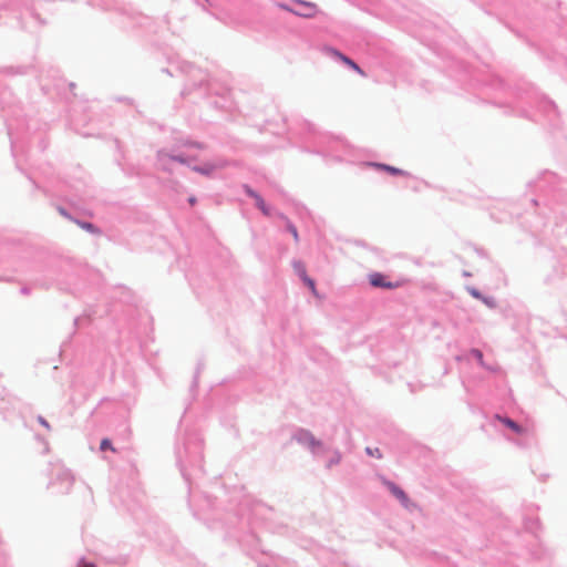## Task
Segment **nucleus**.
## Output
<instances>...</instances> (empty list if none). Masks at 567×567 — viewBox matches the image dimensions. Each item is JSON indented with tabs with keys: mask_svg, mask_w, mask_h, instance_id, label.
<instances>
[{
	"mask_svg": "<svg viewBox=\"0 0 567 567\" xmlns=\"http://www.w3.org/2000/svg\"><path fill=\"white\" fill-rule=\"evenodd\" d=\"M291 2V7L282 6V8L296 16L302 18H313L319 12L318 6L313 2H308L303 0H292Z\"/></svg>",
	"mask_w": 567,
	"mask_h": 567,
	"instance_id": "1",
	"label": "nucleus"
},
{
	"mask_svg": "<svg viewBox=\"0 0 567 567\" xmlns=\"http://www.w3.org/2000/svg\"><path fill=\"white\" fill-rule=\"evenodd\" d=\"M369 281L373 287L385 288V289H394L402 286L401 281L391 282L386 279V277L380 272H373L369 276Z\"/></svg>",
	"mask_w": 567,
	"mask_h": 567,
	"instance_id": "2",
	"label": "nucleus"
},
{
	"mask_svg": "<svg viewBox=\"0 0 567 567\" xmlns=\"http://www.w3.org/2000/svg\"><path fill=\"white\" fill-rule=\"evenodd\" d=\"M245 192L248 196L255 199L256 206L265 214L269 215V208L267 207L265 200L262 197L257 194L255 190H252L249 186H245Z\"/></svg>",
	"mask_w": 567,
	"mask_h": 567,
	"instance_id": "3",
	"label": "nucleus"
},
{
	"mask_svg": "<svg viewBox=\"0 0 567 567\" xmlns=\"http://www.w3.org/2000/svg\"><path fill=\"white\" fill-rule=\"evenodd\" d=\"M495 419L498 420L499 422H502L505 426H507L511 430H513L514 432H516L517 434H525L528 431L526 427L518 425L516 422H514L509 417H505V416H501L499 414H496Z\"/></svg>",
	"mask_w": 567,
	"mask_h": 567,
	"instance_id": "4",
	"label": "nucleus"
},
{
	"mask_svg": "<svg viewBox=\"0 0 567 567\" xmlns=\"http://www.w3.org/2000/svg\"><path fill=\"white\" fill-rule=\"evenodd\" d=\"M368 165L372 166V167H375L378 169L385 171V172H388V173H390L392 175L409 176L408 172H405L403 169H400V168H396L394 166L386 165V164L369 163Z\"/></svg>",
	"mask_w": 567,
	"mask_h": 567,
	"instance_id": "5",
	"label": "nucleus"
},
{
	"mask_svg": "<svg viewBox=\"0 0 567 567\" xmlns=\"http://www.w3.org/2000/svg\"><path fill=\"white\" fill-rule=\"evenodd\" d=\"M388 487L389 489L391 491V493L398 498L401 501V503L403 505H408L409 503V498L406 496V494L399 487L396 486L395 484L393 483H388Z\"/></svg>",
	"mask_w": 567,
	"mask_h": 567,
	"instance_id": "6",
	"label": "nucleus"
},
{
	"mask_svg": "<svg viewBox=\"0 0 567 567\" xmlns=\"http://www.w3.org/2000/svg\"><path fill=\"white\" fill-rule=\"evenodd\" d=\"M341 61L344 64H347L348 66H350L351 69H353L355 72H358L360 75L365 76L364 71L354 61H352L350 58L344 55V56L341 58Z\"/></svg>",
	"mask_w": 567,
	"mask_h": 567,
	"instance_id": "7",
	"label": "nucleus"
},
{
	"mask_svg": "<svg viewBox=\"0 0 567 567\" xmlns=\"http://www.w3.org/2000/svg\"><path fill=\"white\" fill-rule=\"evenodd\" d=\"M292 266L295 271L300 276L301 279L307 276L306 266L303 262L295 261Z\"/></svg>",
	"mask_w": 567,
	"mask_h": 567,
	"instance_id": "8",
	"label": "nucleus"
},
{
	"mask_svg": "<svg viewBox=\"0 0 567 567\" xmlns=\"http://www.w3.org/2000/svg\"><path fill=\"white\" fill-rule=\"evenodd\" d=\"M302 281L311 289V292L313 293V296L317 297L318 292H317V289H316L315 281L311 278H309L308 276L302 278Z\"/></svg>",
	"mask_w": 567,
	"mask_h": 567,
	"instance_id": "9",
	"label": "nucleus"
},
{
	"mask_svg": "<svg viewBox=\"0 0 567 567\" xmlns=\"http://www.w3.org/2000/svg\"><path fill=\"white\" fill-rule=\"evenodd\" d=\"M287 229L292 235L295 241L298 243L299 241V235H298L297 228L289 220H287Z\"/></svg>",
	"mask_w": 567,
	"mask_h": 567,
	"instance_id": "10",
	"label": "nucleus"
},
{
	"mask_svg": "<svg viewBox=\"0 0 567 567\" xmlns=\"http://www.w3.org/2000/svg\"><path fill=\"white\" fill-rule=\"evenodd\" d=\"M100 449L102 451L110 449L111 451L115 452V449L113 447L111 441L109 439H103L100 445Z\"/></svg>",
	"mask_w": 567,
	"mask_h": 567,
	"instance_id": "11",
	"label": "nucleus"
},
{
	"mask_svg": "<svg viewBox=\"0 0 567 567\" xmlns=\"http://www.w3.org/2000/svg\"><path fill=\"white\" fill-rule=\"evenodd\" d=\"M367 453L370 455V456H375L378 458H380L382 456L381 452L379 449H371V447H367Z\"/></svg>",
	"mask_w": 567,
	"mask_h": 567,
	"instance_id": "12",
	"label": "nucleus"
},
{
	"mask_svg": "<svg viewBox=\"0 0 567 567\" xmlns=\"http://www.w3.org/2000/svg\"><path fill=\"white\" fill-rule=\"evenodd\" d=\"M328 53L334 58H338L340 61H341V58L344 56V54H342L340 51H338L337 49H333V48H329Z\"/></svg>",
	"mask_w": 567,
	"mask_h": 567,
	"instance_id": "13",
	"label": "nucleus"
},
{
	"mask_svg": "<svg viewBox=\"0 0 567 567\" xmlns=\"http://www.w3.org/2000/svg\"><path fill=\"white\" fill-rule=\"evenodd\" d=\"M472 354L478 360L480 364L484 365L483 353L480 350H473Z\"/></svg>",
	"mask_w": 567,
	"mask_h": 567,
	"instance_id": "14",
	"label": "nucleus"
},
{
	"mask_svg": "<svg viewBox=\"0 0 567 567\" xmlns=\"http://www.w3.org/2000/svg\"><path fill=\"white\" fill-rule=\"evenodd\" d=\"M309 444L310 446L312 447V450H315L316 446H319L320 443L319 442H316L313 437H310L309 439Z\"/></svg>",
	"mask_w": 567,
	"mask_h": 567,
	"instance_id": "15",
	"label": "nucleus"
},
{
	"mask_svg": "<svg viewBox=\"0 0 567 567\" xmlns=\"http://www.w3.org/2000/svg\"><path fill=\"white\" fill-rule=\"evenodd\" d=\"M84 567H96L93 564H86Z\"/></svg>",
	"mask_w": 567,
	"mask_h": 567,
	"instance_id": "16",
	"label": "nucleus"
},
{
	"mask_svg": "<svg viewBox=\"0 0 567 567\" xmlns=\"http://www.w3.org/2000/svg\"><path fill=\"white\" fill-rule=\"evenodd\" d=\"M86 229H90L92 227L91 224L85 225Z\"/></svg>",
	"mask_w": 567,
	"mask_h": 567,
	"instance_id": "17",
	"label": "nucleus"
}]
</instances>
